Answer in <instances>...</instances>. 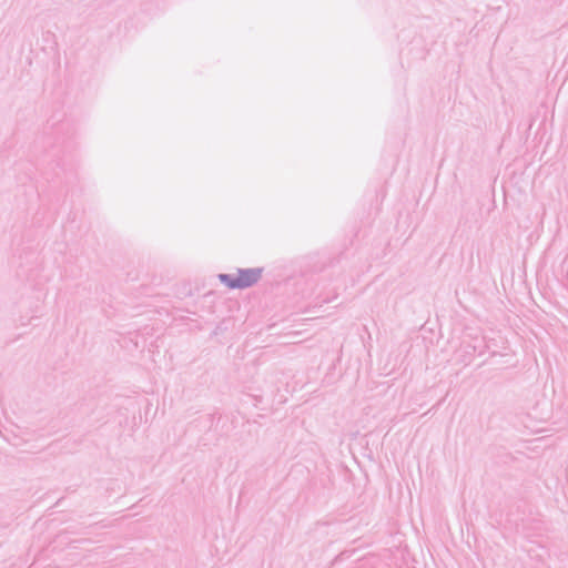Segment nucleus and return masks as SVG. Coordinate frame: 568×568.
I'll use <instances>...</instances> for the list:
<instances>
[{
	"label": "nucleus",
	"mask_w": 568,
	"mask_h": 568,
	"mask_svg": "<svg viewBox=\"0 0 568 568\" xmlns=\"http://www.w3.org/2000/svg\"><path fill=\"white\" fill-rule=\"evenodd\" d=\"M260 276L258 270H241L236 274H223L220 278L230 288H244L256 283Z\"/></svg>",
	"instance_id": "nucleus-1"
}]
</instances>
